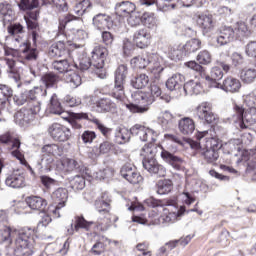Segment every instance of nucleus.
Wrapping results in <instances>:
<instances>
[{
	"mask_svg": "<svg viewBox=\"0 0 256 256\" xmlns=\"http://www.w3.org/2000/svg\"><path fill=\"white\" fill-rule=\"evenodd\" d=\"M92 22L93 26L95 29H98V31H105L106 29H111V27H113L111 16L105 13L96 14L93 17Z\"/></svg>",
	"mask_w": 256,
	"mask_h": 256,
	"instance_id": "obj_18",
	"label": "nucleus"
},
{
	"mask_svg": "<svg viewBox=\"0 0 256 256\" xmlns=\"http://www.w3.org/2000/svg\"><path fill=\"white\" fill-rule=\"evenodd\" d=\"M173 190V182L171 180H159L157 183L158 195H167Z\"/></svg>",
	"mask_w": 256,
	"mask_h": 256,
	"instance_id": "obj_46",
	"label": "nucleus"
},
{
	"mask_svg": "<svg viewBox=\"0 0 256 256\" xmlns=\"http://www.w3.org/2000/svg\"><path fill=\"white\" fill-rule=\"evenodd\" d=\"M178 129L182 135H192L195 131V121L189 117L181 118L178 121Z\"/></svg>",
	"mask_w": 256,
	"mask_h": 256,
	"instance_id": "obj_28",
	"label": "nucleus"
},
{
	"mask_svg": "<svg viewBox=\"0 0 256 256\" xmlns=\"http://www.w3.org/2000/svg\"><path fill=\"white\" fill-rule=\"evenodd\" d=\"M72 40L74 41L70 47L71 49H81L85 46V39H87V32L85 30H73Z\"/></svg>",
	"mask_w": 256,
	"mask_h": 256,
	"instance_id": "obj_32",
	"label": "nucleus"
},
{
	"mask_svg": "<svg viewBox=\"0 0 256 256\" xmlns=\"http://www.w3.org/2000/svg\"><path fill=\"white\" fill-rule=\"evenodd\" d=\"M240 77L244 83H253L256 79L255 68H246L241 71Z\"/></svg>",
	"mask_w": 256,
	"mask_h": 256,
	"instance_id": "obj_52",
	"label": "nucleus"
},
{
	"mask_svg": "<svg viewBox=\"0 0 256 256\" xmlns=\"http://www.w3.org/2000/svg\"><path fill=\"white\" fill-rule=\"evenodd\" d=\"M223 79V71L219 67H213L210 73V76H206V81L212 83L211 87H219L217 81Z\"/></svg>",
	"mask_w": 256,
	"mask_h": 256,
	"instance_id": "obj_40",
	"label": "nucleus"
},
{
	"mask_svg": "<svg viewBox=\"0 0 256 256\" xmlns=\"http://www.w3.org/2000/svg\"><path fill=\"white\" fill-rule=\"evenodd\" d=\"M67 54V49H65V43L56 42L49 47L48 55L49 57H63Z\"/></svg>",
	"mask_w": 256,
	"mask_h": 256,
	"instance_id": "obj_37",
	"label": "nucleus"
},
{
	"mask_svg": "<svg viewBox=\"0 0 256 256\" xmlns=\"http://www.w3.org/2000/svg\"><path fill=\"white\" fill-rule=\"evenodd\" d=\"M219 87L226 93H239V90L241 89V81L229 76L224 79L223 83L220 84Z\"/></svg>",
	"mask_w": 256,
	"mask_h": 256,
	"instance_id": "obj_24",
	"label": "nucleus"
},
{
	"mask_svg": "<svg viewBox=\"0 0 256 256\" xmlns=\"http://www.w3.org/2000/svg\"><path fill=\"white\" fill-rule=\"evenodd\" d=\"M205 135H207V132H201L197 135V139L199 142L197 141H190V147L191 149H200V153H202L203 149H205V145L207 144V140L209 138L205 137Z\"/></svg>",
	"mask_w": 256,
	"mask_h": 256,
	"instance_id": "obj_45",
	"label": "nucleus"
},
{
	"mask_svg": "<svg viewBox=\"0 0 256 256\" xmlns=\"http://www.w3.org/2000/svg\"><path fill=\"white\" fill-rule=\"evenodd\" d=\"M213 147H217V140L215 138H209L206 140L204 149H202L201 155L204 157L207 163H215L219 159V152H217Z\"/></svg>",
	"mask_w": 256,
	"mask_h": 256,
	"instance_id": "obj_14",
	"label": "nucleus"
},
{
	"mask_svg": "<svg viewBox=\"0 0 256 256\" xmlns=\"http://www.w3.org/2000/svg\"><path fill=\"white\" fill-rule=\"evenodd\" d=\"M143 143L147 142L148 145H145L140 152L141 157H143V161L148 159H155V155H157V151L159 148L155 146V141H142Z\"/></svg>",
	"mask_w": 256,
	"mask_h": 256,
	"instance_id": "obj_31",
	"label": "nucleus"
},
{
	"mask_svg": "<svg viewBox=\"0 0 256 256\" xmlns=\"http://www.w3.org/2000/svg\"><path fill=\"white\" fill-rule=\"evenodd\" d=\"M131 85L134 89H145L149 85V76L147 74H139L131 79Z\"/></svg>",
	"mask_w": 256,
	"mask_h": 256,
	"instance_id": "obj_41",
	"label": "nucleus"
},
{
	"mask_svg": "<svg viewBox=\"0 0 256 256\" xmlns=\"http://www.w3.org/2000/svg\"><path fill=\"white\" fill-rule=\"evenodd\" d=\"M196 115L202 121H206V123H215L217 121V117L211 111V104L208 102H202L196 108Z\"/></svg>",
	"mask_w": 256,
	"mask_h": 256,
	"instance_id": "obj_16",
	"label": "nucleus"
},
{
	"mask_svg": "<svg viewBox=\"0 0 256 256\" xmlns=\"http://www.w3.org/2000/svg\"><path fill=\"white\" fill-rule=\"evenodd\" d=\"M197 25L201 27L203 33H209L215 27V20L209 14H200L196 20Z\"/></svg>",
	"mask_w": 256,
	"mask_h": 256,
	"instance_id": "obj_25",
	"label": "nucleus"
},
{
	"mask_svg": "<svg viewBox=\"0 0 256 256\" xmlns=\"http://www.w3.org/2000/svg\"><path fill=\"white\" fill-rule=\"evenodd\" d=\"M91 225H93V222H88L83 217H77L74 228L73 223H71L70 228L67 229L68 235H73L75 231L79 232V229H85V231H89V229H91Z\"/></svg>",
	"mask_w": 256,
	"mask_h": 256,
	"instance_id": "obj_30",
	"label": "nucleus"
},
{
	"mask_svg": "<svg viewBox=\"0 0 256 256\" xmlns=\"http://www.w3.org/2000/svg\"><path fill=\"white\" fill-rule=\"evenodd\" d=\"M184 92L186 95H199L203 91V87L199 81L190 80L184 84Z\"/></svg>",
	"mask_w": 256,
	"mask_h": 256,
	"instance_id": "obj_39",
	"label": "nucleus"
},
{
	"mask_svg": "<svg viewBox=\"0 0 256 256\" xmlns=\"http://www.w3.org/2000/svg\"><path fill=\"white\" fill-rule=\"evenodd\" d=\"M64 81L69 83L73 89H77L82 83L81 76L71 69L64 74Z\"/></svg>",
	"mask_w": 256,
	"mask_h": 256,
	"instance_id": "obj_38",
	"label": "nucleus"
},
{
	"mask_svg": "<svg viewBox=\"0 0 256 256\" xmlns=\"http://www.w3.org/2000/svg\"><path fill=\"white\" fill-rule=\"evenodd\" d=\"M245 53L248 57L256 58V41H251L245 46Z\"/></svg>",
	"mask_w": 256,
	"mask_h": 256,
	"instance_id": "obj_64",
	"label": "nucleus"
},
{
	"mask_svg": "<svg viewBox=\"0 0 256 256\" xmlns=\"http://www.w3.org/2000/svg\"><path fill=\"white\" fill-rule=\"evenodd\" d=\"M43 155L49 157H61L63 155V147L57 144H46L41 149Z\"/></svg>",
	"mask_w": 256,
	"mask_h": 256,
	"instance_id": "obj_36",
	"label": "nucleus"
},
{
	"mask_svg": "<svg viewBox=\"0 0 256 256\" xmlns=\"http://www.w3.org/2000/svg\"><path fill=\"white\" fill-rule=\"evenodd\" d=\"M59 81V78L57 75L49 73L42 77V82L45 84V87L49 89V87H53L57 82Z\"/></svg>",
	"mask_w": 256,
	"mask_h": 256,
	"instance_id": "obj_59",
	"label": "nucleus"
},
{
	"mask_svg": "<svg viewBox=\"0 0 256 256\" xmlns=\"http://www.w3.org/2000/svg\"><path fill=\"white\" fill-rule=\"evenodd\" d=\"M200 47L201 41L194 38L186 42V44L183 46V50L186 53H195V51H198Z\"/></svg>",
	"mask_w": 256,
	"mask_h": 256,
	"instance_id": "obj_55",
	"label": "nucleus"
},
{
	"mask_svg": "<svg viewBox=\"0 0 256 256\" xmlns=\"http://www.w3.org/2000/svg\"><path fill=\"white\" fill-rule=\"evenodd\" d=\"M4 63L8 67L7 71L10 73V77H13L14 81L18 83L21 76L19 74H15V60H13V58H5Z\"/></svg>",
	"mask_w": 256,
	"mask_h": 256,
	"instance_id": "obj_56",
	"label": "nucleus"
},
{
	"mask_svg": "<svg viewBox=\"0 0 256 256\" xmlns=\"http://www.w3.org/2000/svg\"><path fill=\"white\" fill-rule=\"evenodd\" d=\"M235 30L231 27H224L220 31V35L217 37V43L220 46L227 45L231 43L232 41H235Z\"/></svg>",
	"mask_w": 256,
	"mask_h": 256,
	"instance_id": "obj_26",
	"label": "nucleus"
},
{
	"mask_svg": "<svg viewBox=\"0 0 256 256\" xmlns=\"http://www.w3.org/2000/svg\"><path fill=\"white\" fill-rule=\"evenodd\" d=\"M72 189L74 191H81L82 189H85V177L76 175L71 181H70Z\"/></svg>",
	"mask_w": 256,
	"mask_h": 256,
	"instance_id": "obj_57",
	"label": "nucleus"
},
{
	"mask_svg": "<svg viewBox=\"0 0 256 256\" xmlns=\"http://www.w3.org/2000/svg\"><path fill=\"white\" fill-rule=\"evenodd\" d=\"M159 149L162 150L161 151L162 159H164L166 163L171 165L173 169H175L176 171H183V169H185V160H183L179 156H175L170 152L163 150L162 148H159Z\"/></svg>",
	"mask_w": 256,
	"mask_h": 256,
	"instance_id": "obj_17",
	"label": "nucleus"
},
{
	"mask_svg": "<svg viewBox=\"0 0 256 256\" xmlns=\"http://www.w3.org/2000/svg\"><path fill=\"white\" fill-rule=\"evenodd\" d=\"M197 61L200 63V65H209V63L212 61L211 53H209L207 50L199 52L197 55Z\"/></svg>",
	"mask_w": 256,
	"mask_h": 256,
	"instance_id": "obj_61",
	"label": "nucleus"
},
{
	"mask_svg": "<svg viewBox=\"0 0 256 256\" xmlns=\"http://www.w3.org/2000/svg\"><path fill=\"white\" fill-rule=\"evenodd\" d=\"M51 198L58 203L59 207H65L69 199V191L67 188L60 187L52 192Z\"/></svg>",
	"mask_w": 256,
	"mask_h": 256,
	"instance_id": "obj_27",
	"label": "nucleus"
},
{
	"mask_svg": "<svg viewBox=\"0 0 256 256\" xmlns=\"http://www.w3.org/2000/svg\"><path fill=\"white\" fill-rule=\"evenodd\" d=\"M131 67L134 69H145L149 65L148 69L155 79L161 77V73L165 67L163 66V58L157 54H150L149 56H136L130 61Z\"/></svg>",
	"mask_w": 256,
	"mask_h": 256,
	"instance_id": "obj_5",
	"label": "nucleus"
},
{
	"mask_svg": "<svg viewBox=\"0 0 256 256\" xmlns=\"http://www.w3.org/2000/svg\"><path fill=\"white\" fill-rule=\"evenodd\" d=\"M234 111L236 115L233 116V122L238 123L240 129H247L250 125H255L256 123V108L251 107L246 112L241 106H235Z\"/></svg>",
	"mask_w": 256,
	"mask_h": 256,
	"instance_id": "obj_7",
	"label": "nucleus"
},
{
	"mask_svg": "<svg viewBox=\"0 0 256 256\" xmlns=\"http://www.w3.org/2000/svg\"><path fill=\"white\" fill-rule=\"evenodd\" d=\"M33 115H36V114H33L31 112V108H29V110L21 109L14 115L15 123L21 126L27 125V123L33 121Z\"/></svg>",
	"mask_w": 256,
	"mask_h": 256,
	"instance_id": "obj_29",
	"label": "nucleus"
},
{
	"mask_svg": "<svg viewBox=\"0 0 256 256\" xmlns=\"http://www.w3.org/2000/svg\"><path fill=\"white\" fill-rule=\"evenodd\" d=\"M0 143H12V152L11 155L18 159L21 165H27V160H25V156L19 151L21 147V141L18 138H15L11 132H6L0 135Z\"/></svg>",
	"mask_w": 256,
	"mask_h": 256,
	"instance_id": "obj_10",
	"label": "nucleus"
},
{
	"mask_svg": "<svg viewBox=\"0 0 256 256\" xmlns=\"http://www.w3.org/2000/svg\"><path fill=\"white\" fill-rule=\"evenodd\" d=\"M14 240V255L15 256H31L35 247V238H33V230L31 229H11L9 227L0 230V243Z\"/></svg>",
	"mask_w": 256,
	"mask_h": 256,
	"instance_id": "obj_2",
	"label": "nucleus"
},
{
	"mask_svg": "<svg viewBox=\"0 0 256 256\" xmlns=\"http://www.w3.org/2000/svg\"><path fill=\"white\" fill-rule=\"evenodd\" d=\"M142 23L145 27H148V29H155V27H157V17H155L154 13L145 12L142 15Z\"/></svg>",
	"mask_w": 256,
	"mask_h": 256,
	"instance_id": "obj_50",
	"label": "nucleus"
},
{
	"mask_svg": "<svg viewBox=\"0 0 256 256\" xmlns=\"http://www.w3.org/2000/svg\"><path fill=\"white\" fill-rule=\"evenodd\" d=\"M104 240L105 238L102 237L92 246L91 248L92 255H102V253H105V249H107V246L103 243Z\"/></svg>",
	"mask_w": 256,
	"mask_h": 256,
	"instance_id": "obj_58",
	"label": "nucleus"
},
{
	"mask_svg": "<svg viewBox=\"0 0 256 256\" xmlns=\"http://www.w3.org/2000/svg\"><path fill=\"white\" fill-rule=\"evenodd\" d=\"M161 93L159 85L152 83L147 92L136 91L132 93V99L138 104H128L126 107L131 113H147L149 105H153L155 99L161 97Z\"/></svg>",
	"mask_w": 256,
	"mask_h": 256,
	"instance_id": "obj_4",
	"label": "nucleus"
},
{
	"mask_svg": "<svg viewBox=\"0 0 256 256\" xmlns=\"http://www.w3.org/2000/svg\"><path fill=\"white\" fill-rule=\"evenodd\" d=\"M128 68L126 65H120L115 72V86L112 90V97L121 101L125 98V91L123 90V85H125V80L127 79Z\"/></svg>",
	"mask_w": 256,
	"mask_h": 256,
	"instance_id": "obj_8",
	"label": "nucleus"
},
{
	"mask_svg": "<svg viewBox=\"0 0 256 256\" xmlns=\"http://www.w3.org/2000/svg\"><path fill=\"white\" fill-rule=\"evenodd\" d=\"M108 55L107 48L96 46L92 51V65L96 68V75L100 79H105V59Z\"/></svg>",
	"mask_w": 256,
	"mask_h": 256,
	"instance_id": "obj_9",
	"label": "nucleus"
},
{
	"mask_svg": "<svg viewBox=\"0 0 256 256\" xmlns=\"http://www.w3.org/2000/svg\"><path fill=\"white\" fill-rule=\"evenodd\" d=\"M134 43L140 49H145V47H149V43H151V33H149V31H147V29L145 28L137 30L134 33Z\"/></svg>",
	"mask_w": 256,
	"mask_h": 256,
	"instance_id": "obj_23",
	"label": "nucleus"
},
{
	"mask_svg": "<svg viewBox=\"0 0 256 256\" xmlns=\"http://www.w3.org/2000/svg\"><path fill=\"white\" fill-rule=\"evenodd\" d=\"M163 208V215L161 216L162 223H175L185 213V206H181L180 209L174 208V211H171L173 207Z\"/></svg>",
	"mask_w": 256,
	"mask_h": 256,
	"instance_id": "obj_19",
	"label": "nucleus"
},
{
	"mask_svg": "<svg viewBox=\"0 0 256 256\" xmlns=\"http://www.w3.org/2000/svg\"><path fill=\"white\" fill-rule=\"evenodd\" d=\"M48 133L54 141L65 142L71 139V130L67 126L54 123L48 128Z\"/></svg>",
	"mask_w": 256,
	"mask_h": 256,
	"instance_id": "obj_11",
	"label": "nucleus"
},
{
	"mask_svg": "<svg viewBox=\"0 0 256 256\" xmlns=\"http://www.w3.org/2000/svg\"><path fill=\"white\" fill-rule=\"evenodd\" d=\"M183 81H185V76L181 74H174L166 81V87L169 91H175Z\"/></svg>",
	"mask_w": 256,
	"mask_h": 256,
	"instance_id": "obj_44",
	"label": "nucleus"
},
{
	"mask_svg": "<svg viewBox=\"0 0 256 256\" xmlns=\"http://www.w3.org/2000/svg\"><path fill=\"white\" fill-rule=\"evenodd\" d=\"M91 8V2L89 0H82L81 2L77 3L74 7V12L78 17L85 15L87 10Z\"/></svg>",
	"mask_w": 256,
	"mask_h": 256,
	"instance_id": "obj_54",
	"label": "nucleus"
},
{
	"mask_svg": "<svg viewBox=\"0 0 256 256\" xmlns=\"http://www.w3.org/2000/svg\"><path fill=\"white\" fill-rule=\"evenodd\" d=\"M116 13L118 15H131L132 13H135V4L130 1H123L116 4Z\"/></svg>",
	"mask_w": 256,
	"mask_h": 256,
	"instance_id": "obj_35",
	"label": "nucleus"
},
{
	"mask_svg": "<svg viewBox=\"0 0 256 256\" xmlns=\"http://www.w3.org/2000/svg\"><path fill=\"white\" fill-rule=\"evenodd\" d=\"M78 165L75 159L65 158L61 162V165L58 166V171H74V169H77Z\"/></svg>",
	"mask_w": 256,
	"mask_h": 256,
	"instance_id": "obj_51",
	"label": "nucleus"
},
{
	"mask_svg": "<svg viewBox=\"0 0 256 256\" xmlns=\"http://www.w3.org/2000/svg\"><path fill=\"white\" fill-rule=\"evenodd\" d=\"M27 205L34 211H41L47 207V200L39 196H30L26 199Z\"/></svg>",
	"mask_w": 256,
	"mask_h": 256,
	"instance_id": "obj_33",
	"label": "nucleus"
},
{
	"mask_svg": "<svg viewBox=\"0 0 256 256\" xmlns=\"http://www.w3.org/2000/svg\"><path fill=\"white\" fill-rule=\"evenodd\" d=\"M93 109L96 113H115L117 106L111 99L102 98L96 101Z\"/></svg>",
	"mask_w": 256,
	"mask_h": 256,
	"instance_id": "obj_21",
	"label": "nucleus"
},
{
	"mask_svg": "<svg viewBox=\"0 0 256 256\" xmlns=\"http://www.w3.org/2000/svg\"><path fill=\"white\" fill-rule=\"evenodd\" d=\"M80 71H89L90 73H97V68L93 65V60L83 57L79 63Z\"/></svg>",
	"mask_w": 256,
	"mask_h": 256,
	"instance_id": "obj_53",
	"label": "nucleus"
},
{
	"mask_svg": "<svg viewBox=\"0 0 256 256\" xmlns=\"http://www.w3.org/2000/svg\"><path fill=\"white\" fill-rule=\"evenodd\" d=\"M5 185L12 189H21L25 187V172L21 169L13 170L7 175L5 179Z\"/></svg>",
	"mask_w": 256,
	"mask_h": 256,
	"instance_id": "obj_13",
	"label": "nucleus"
},
{
	"mask_svg": "<svg viewBox=\"0 0 256 256\" xmlns=\"http://www.w3.org/2000/svg\"><path fill=\"white\" fill-rule=\"evenodd\" d=\"M131 135L137 137L139 141H157L159 132L141 124H135L130 130L125 127H119L115 132L116 143L123 145L129 142Z\"/></svg>",
	"mask_w": 256,
	"mask_h": 256,
	"instance_id": "obj_3",
	"label": "nucleus"
},
{
	"mask_svg": "<svg viewBox=\"0 0 256 256\" xmlns=\"http://www.w3.org/2000/svg\"><path fill=\"white\" fill-rule=\"evenodd\" d=\"M9 35L6 37L4 54L6 57H20L22 61H37L39 52L31 48L23 39V26L12 24L8 27Z\"/></svg>",
	"mask_w": 256,
	"mask_h": 256,
	"instance_id": "obj_1",
	"label": "nucleus"
},
{
	"mask_svg": "<svg viewBox=\"0 0 256 256\" xmlns=\"http://www.w3.org/2000/svg\"><path fill=\"white\" fill-rule=\"evenodd\" d=\"M49 109L50 112L54 115H63V106H61V102H59L57 94L52 95L50 99Z\"/></svg>",
	"mask_w": 256,
	"mask_h": 256,
	"instance_id": "obj_48",
	"label": "nucleus"
},
{
	"mask_svg": "<svg viewBox=\"0 0 256 256\" xmlns=\"http://www.w3.org/2000/svg\"><path fill=\"white\" fill-rule=\"evenodd\" d=\"M110 203L111 199L107 192L103 193L101 198L96 200L95 207L98 212V220L95 226L96 231H107L111 227Z\"/></svg>",
	"mask_w": 256,
	"mask_h": 256,
	"instance_id": "obj_6",
	"label": "nucleus"
},
{
	"mask_svg": "<svg viewBox=\"0 0 256 256\" xmlns=\"http://www.w3.org/2000/svg\"><path fill=\"white\" fill-rule=\"evenodd\" d=\"M142 165L148 173L159 175V177H165V168L161 166L155 158L142 160Z\"/></svg>",
	"mask_w": 256,
	"mask_h": 256,
	"instance_id": "obj_20",
	"label": "nucleus"
},
{
	"mask_svg": "<svg viewBox=\"0 0 256 256\" xmlns=\"http://www.w3.org/2000/svg\"><path fill=\"white\" fill-rule=\"evenodd\" d=\"M172 0H156V7L159 11H169L175 9L176 5L171 3Z\"/></svg>",
	"mask_w": 256,
	"mask_h": 256,
	"instance_id": "obj_62",
	"label": "nucleus"
},
{
	"mask_svg": "<svg viewBox=\"0 0 256 256\" xmlns=\"http://www.w3.org/2000/svg\"><path fill=\"white\" fill-rule=\"evenodd\" d=\"M0 15H2L4 17V21H7L8 23L13 21L15 12L13 11L11 4L7 2L0 3Z\"/></svg>",
	"mask_w": 256,
	"mask_h": 256,
	"instance_id": "obj_42",
	"label": "nucleus"
},
{
	"mask_svg": "<svg viewBox=\"0 0 256 256\" xmlns=\"http://www.w3.org/2000/svg\"><path fill=\"white\" fill-rule=\"evenodd\" d=\"M52 68L54 71H57L58 73H64L65 75V73H68L71 70V64L67 59L54 61L52 63Z\"/></svg>",
	"mask_w": 256,
	"mask_h": 256,
	"instance_id": "obj_47",
	"label": "nucleus"
},
{
	"mask_svg": "<svg viewBox=\"0 0 256 256\" xmlns=\"http://www.w3.org/2000/svg\"><path fill=\"white\" fill-rule=\"evenodd\" d=\"M40 181L46 189H51V187H55V185H57V180L46 175L40 176Z\"/></svg>",
	"mask_w": 256,
	"mask_h": 256,
	"instance_id": "obj_63",
	"label": "nucleus"
},
{
	"mask_svg": "<svg viewBox=\"0 0 256 256\" xmlns=\"http://www.w3.org/2000/svg\"><path fill=\"white\" fill-rule=\"evenodd\" d=\"M121 176L128 181V183H132V185H137V183H141L143 181V176L137 172L135 166L131 164H125L121 171Z\"/></svg>",
	"mask_w": 256,
	"mask_h": 256,
	"instance_id": "obj_15",
	"label": "nucleus"
},
{
	"mask_svg": "<svg viewBox=\"0 0 256 256\" xmlns=\"http://www.w3.org/2000/svg\"><path fill=\"white\" fill-rule=\"evenodd\" d=\"M13 97V89L5 84H0V107H5V103Z\"/></svg>",
	"mask_w": 256,
	"mask_h": 256,
	"instance_id": "obj_43",
	"label": "nucleus"
},
{
	"mask_svg": "<svg viewBox=\"0 0 256 256\" xmlns=\"http://www.w3.org/2000/svg\"><path fill=\"white\" fill-rule=\"evenodd\" d=\"M46 93L47 91L43 92L42 87H34V89L29 91L26 90V94L29 101L28 105L30 107L32 115H37L39 111H41V102L37 100V97H39V95H45Z\"/></svg>",
	"mask_w": 256,
	"mask_h": 256,
	"instance_id": "obj_12",
	"label": "nucleus"
},
{
	"mask_svg": "<svg viewBox=\"0 0 256 256\" xmlns=\"http://www.w3.org/2000/svg\"><path fill=\"white\" fill-rule=\"evenodd\" d=\"M37 166L42 173H49L50 171H53V169L59 170V166L55 163L53 156L47 154L42 155L41 159L37 162Z\"/></svg>",
	"mask_w": 256,
	"mask_h": 256,
	"instance_id": "obj_22",
	"label": "nucleus"
},
{
	"mask_svg": "<svg viewBox=\"0 0 256 256\" xmlns=\"http://www.w3.org/2000/svg\"><path fill=\"white\" fill-rule=\"evenodd\" d=\"M18 6L22 11L35 9V7L39 6V0H21V3L18 4Z\"/></svg>",
	"mask_w": 256,
	"mask_h": 256,
	"instance_id": "obj_60",
	"label": "nucleus"
},
{
	"mask_svg": "<svg viewBox=\"0 0 256 256\" xmlns=\"http://www.w3.org/2000/svg\"><path fill=\"white\" fill-rule=\"evenodd\" d=\"M251 33L249 32V28L245 22H238L236 24L234 35L236 39H244V37H249Z\"/></svg>",
	"mask_w": 256,
	"mask_h": 256,
	"instance_id": "obj_49",
	"label": "nucleus"
},
{
	"mask_svg": "<svg viewBox=\"0 0 256 256\" xmlns=\"http://www.w3.org/2000/svg\"><path fill=\"white\" fill-rule=\"evenodd\" d=\"M158 121L161 123L162 127L169 131V129H173L175 125V116L171 114L169 111L161 112L158 117Z\"/></svg>",
	"mask_w": 256,
	"mask_h": 256,
	"instance_id": "obj_34",
	"label": "nucleus"
}]
</instances>
